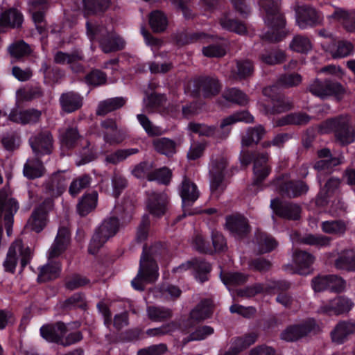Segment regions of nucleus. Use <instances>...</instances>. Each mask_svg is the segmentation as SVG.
Returning <instances> with one entry per match:
<instances>
[{"label":"nucleus","mask_w":355,"mask_h":355,"mask_svg":"<svg viewBox=\"0 0 355 355\" xmlns=\"http://www.w3.org/2000/svg\"><path fill=\"white\" fill-rule=\"evenodd\" d=\"M277 184L279 186V192L288 197L300 196L308 190V187L302 182H288L283 184L282 180H278Z\"/></svg>","instance_id":"nucleus-26"},{"label":"nucleus","mask_w":355,"mask_h":355,"mask_svg":"<svg viewBox=\"0 0 355 355\" xmlns=\"http://www.w3.org/2000/svg\"><path fill=\"white\" fill-rule=\"evenodd\" d=\"M60 307L64 309H87V304L85 296L81 293H75L61 303Z\"/></svg>","instance_id":"nucleus-38"},{"label":"nucleus","mask_w":355,"mask_h":355,"mask_svg":"<svg viewBox=\"0 0 355 355\" xmlns=\"http://www.w3.org/2000/svg\"><path fill=\"white\" fill-rule=\"evenodd\" d=\"M149 23L155 32H162L166 28L168 21L163 12L156 10L150 13Z\"/></svg>","instance_id":"nucleus-45"},{"label":"nucleus","mask_w":355,"mask_h":355,"mask_svg":"<svg viewBox=\"0 0 355 355\" xmlns=\"http://www.w3.org/2000/svg\"><path fill=\"white\" fill-rule=\"evenodd\" d=\"M290 48L296 52L307 53L312 48L310 40L302 35H296L292 40L290 44Z\"/></svg>","instance_id":"nucleus-48"},{"label":"nucleus","mask_w":355,"mask_h":355,"mask_svg":"<svg viewBox=\"0 0 355 355\" xmlns=\"http://www.w3.org/2000/svg\"><path fill=\"white\" fill-rule=\"evenodd\" d=\"M285 57L284 51L273 50L262 53L260 58L265 64L273 65L282 62L285 60Z\"/></svg>","instance_id":"nucleus-52"},{"label":"nucleus","mask_w":355,"mask_h":355,"mask_svg":"<svg viewBox=\"0 0 355 355\" xmlns=\"http://www.w3.org/2000/svg\"><path fill=\"white\" fill-rule=\"evenodd\" d=\"M67 331L66 324L62 322H58L55 324H45L40 329L41 337L50 343H62V334Z\"/></svg>","instance_id":"nucleus-9"},{"label":"nucleus","mask_w":355,"mask_h":355,"mask_svg":"<svg viewBox=\"0 0 355 355\" xmlns=\"http://www.w3.org/2000/svg\"><path fill=\"white\" fill-rule=\"evenodd\" d=\"M220 89L218 80L212 78H202L198 83V92L205 98L216 95Z\"/></svg>","instance_id":"nucleus-29"},{"label":"nucleus","mask_w":355,"mask_h":355,"mask_svg":"<svg viewBox=\"0 0 355 355\" xmlns=\"http://www.w3.org/2000/svg\"><path fill=\"white\" fill-rule=\"evenodd\" d=\"M70 241V232L67 227H60L57 236L49 252L48 263L40 268L38 281L46 282L57 278L60 272V266L58 262L52 259L62 254Z\"/></svg>","instance_id":"nucleus-1"},{"label":"nucleus","mask_w":355,"mask_h":355,"mask_svg":"<svg viewBox=\"0 0 355 355\" xmlns=\"http://www.w3.org/2000/svg\"><path fill=\"white\" fill-rule=\"evenodd\" d=\"M220 25L223 28L239 35H244L247 33L246 27L243 24L227 19V17L220 19Z\"/></svg>","instance_id":"nucleus-56"},{"label":"nucleus","mask_w":355,"mask_h":355,"mask_svg":"<svg viewBox=\"0 0 355 355\" xmlns=\"http://www.w3.org/2000/svg\"><path fill=\"white\" fill-rule=\"evenodd\" d=\"M158 266L151 255L147 254L146 249L140 259L139 269L132 281V286L142 291L146 284L155 282L159 277Z\"/></svg>","instance_id":"nucleus-3"},{"label":"nucleus","mask_w":355,"mask_h":355,"mask_svg":"<svg viewBox=\"0 0 355 355\" xmlns=\"http://www.w3.org/2000/svg\"><path fill=\"white\" fill-rule=\"evenodd\" d=\"M10 55L16 58H19L28 55L31 50L30 47L24 42H18L9 46Z\"/></svg>","instance_id":"nucleus-61"},{"label":"nucleus","mask_w":355,"mask_h":355,"mask_svg":"<svg viewBox=\"0 0 355 355\" xmlns=\"http://www.w3.org/2000/svg\"><path fill=\"white\" fill-rule=\"evenodd\" d=\"M189 130L193 132L198 134L200 136H211L215 132V128L208 126L205 124L190 123L188 126Z\"/></svg>","instance_id":"nucleus-63"},{"label":"nucleus","mask_w":355,"mask_h":355,"mask_svg":"<svg viewBox=\"0 0 355 355\" xmlns=\"http://www.w3.org/2000/svg\"><path fill=\"white\" fill-rule=\"evenodd\" d=\"M31 259L29 248L24 247L21 240H16L10 247L7 257L3 262L6 271L13 273L17 261H19L21 269L23 270Z\"/></svg>","instance_id":"nucleus-6"},{"label":"nucleus","mask_w":355,"mask_h":355,"mask_svg":"<svg viewBox=\"0 0 355 355\" xmlns=\"http://www.w3.org/2000/svg\"><path fill=\"white\" fill-rule=\"evenodd\" d=\"M30 144L36 155H44L51 152L53 139L51 133L48 131L40 133L30 139Z\"/></svg>","instance_id":"nucleus-14"},{"label":"nucleus","mask_w":355,"mask_h":355,"mask_svg":"<svg viewBox=\"0 0 355 355\" xmlns=\"http://www.w3.org/2000/svg\"><path fill=\"white\" fill-rule=\"evenodd\" d=\"M296 21L300 28H306L309 26H313L320 21V17L315 9L301 6L296 10Z\"/></svg>","instance_id":"nucleus-18"},{"label":"nucleus","mask_w":355,"mask_h":355,"mask_svg":"<svg viewBox=\"0 0 355 355\" xmlns=\"http://www.w3.org/2000/svg\"><path fill=\"white\" fill-rule=\"evenodd\" d=\"M191 268L194 271V276L196 279L200 282H204L208 279V274L211 270V266L205 261H188L174 268L173 271L175 273H182Z\"/></svg>","instance_id":"nucleus-12"},{"label":"nucleus","mask_w":355,"mask_h":355,"mask_svg":"<svg viewBox=\"0 0 355 355\" xmlns=\"http://www.w3.org/2000/svg\"><path fill=\"white\" fill-rule=\"evenodd\" d=\"M213 312H189L182 315L177 322L178 328L185 334H191L204 320L210 317Z\"/></svg>","instance_id":"nucleus-10"},{"label":"nucleus","mask_w":355,"mask_h":355,"mask_svg":"<svg viewBox=\"0 0 355 355\" xmlns=\"http://www.w3.org/2000/svg\"><path fill=\"white\" fill-rule=\"evenodd\" d=\"M87 34L91 41L99 42L103 52L110 53L123 48L125 42L120 37L109 33L103 26H92L87 23Z\"/></svg>","instance_id":"nucleus-4"},{"label":"nucleus","mask_w":355,"mask_h":355,"mask_svg":"<svg viewBox=\"0 0 355 355\" xmlns=\"http://www.w3.org/2000/svg\"><path fill=\"white\" fill-rule=\"evenodd\" d=\"M98 194L96 191L85 195L78 205V210L80 215L85 216L92 211L97 205Z\"/></svg>","instance_id":"nucleus-36"},{"label":"nucleus","mask_w":355,"mask_h":355,"mask_svg":"<svg viewBox=\"0 0 355 355\" xmlns=\"http://www.w3.org/2000/svg\"><path fill=\"white\" fill-rule=\"evenodd\" d=\"M313 320H307L302 324H293L288 327L281 334V338L287 342H294L311 332L315 327Z\"/></svg>","instance_id":"nucleus-8"},{"label":"nucleus","mask_w":355,"mask_h":355,"mask_svg":"<svg viewBox=\"0 0 355 355\" xmlns=\"http://www.w3.org/2000/svg\"><path fill=\"white\" fill-rule=\"evenodd\" d=\"M336 138L343 144H348L354 141L355 130L343 120L340 128L336 130Z\"/></svg>","instance_id":"nucleus-39"},{"label":"nucleus","mask_w":355,"mask_h":355,"mask_svg":"<svg viewBox=\"0 0 355 355\" xmlns=\"http://www.w3.org/2000/svg\"><path fill=\"white\" fill-rule=\"evenodd\" d=\"M265 134V130L261 125L249 128L246 135L242 138V146H250L252 144L258 143Z\"/></svg>","instance_id":"nucleus-43"},{"label":"nucleus","mask_w":355,"mask_h":355,"mask_svg":"<svg viewBox=\"0 0 355 355\" xmlns=\"http://www.w3.org/2000/svg\"><path fill=\"white\" fill-rule=\"evenodd\" d=\"M119 227V220L116 218H110L105 220L99 226L95 234H100L103 238L104 241H107L110 238L116 234Z\"/></svg>","instance_id":"nucleus-32"},{"label":"nucleus","mask_w":355,"mask_h":355,"mask_svg":"<svg viewBox=\"0 0 355 355\" xmlns=\"http://www.w3.org/2000/svg\"><path fill=\"white\" fill-rule=\"evenodd\" d=\"M302 241L307 245L322 248L329 245L330 239L322 235L315 236L313 234H308L302 239Z\"/></svg>","instance_id":"nucleus-59"},{"label":"nucleus","mask_w":355,"mask_h":355,"mask_svg":"<svg viewBox=\"0 0 355 355\" xmlns=\"http://www.w3.org/2000/svg\"><path fill=\"white\" fill-rule=\"evenodd\" d=\"M62 109L67 112H72L79 109L83 104L81 96L74 92L63 94L60 97Z\"/></svg>","instance_id":"nucleus-30"},{"label":"nucleus","mask_w":355,"mask_h":355,"mask_svg":"<svg viewBox=\"0 0 355 355\" xmlns=\"http://www.w3.org/2000/svg\"><path fill=\"white\" fill-rule=\"evenodd\" d=\"M221 279L227 287L231 286H237L243 284L247 276L239 272H229L220 275Z\"/></svg>","instance_id":"nucleus-53"},{"label":"nucleus","mask_w":355,"mask_h":355,"mask_svg":"<svg viewBox=\"0 0 355 355\" xmlns=\"http://www.w3.org/2000/svg\"><path fill=\"white\" fill-rule=\"evenodd\" d=\"M83 56L79 53L68 54L62 52H58L54 57L55 62L58 64H69L73 71L79 72L82 67L76 65V62L82 59Z\"/></svg>","instance_id":"nucleus-35"},{"label":"nucleus","mask_w":355,"mask_h":355,"mask_svg":"<svg viewBox=\"0 0 355 355\" xmlns=\"http://www.w3.org/2000/svg\"><path fill=\"white\" fill-rule=\"evenodd\" d=\"M310 92L315 96L324 98L331 95H339L344 91L342 85L336 82L315 80L310 85Z\"/></svg>","instance_id":"nucleus-11"},{"label":"nucleus","mask_w":355,"mask_h":355,"mask_svg":"<svg viewBox=\"0 0 355 355\" xmlns=\"http://www.w3.org/2000/svg\"><path fill=\"white\" fill-rule=\"evenodd\" d=\"M259 4L265 12V23L270 28V31L266 33L263 39L272 42L282 40L286 37V32L284 30L285 21L279 12L278 4L272 0H260Z\"/></svg>","instance_id":"nucleus-2"},{"label":"nucleus","mask_w":355,"mask_h":355,"mask_svg":"<svg viewBox=\"0 0 355 355\" xmlns=\"http://www.w3.org/2000/svg\"><path fill=\"white\" fill-rule=\"evenodd\" d=\"M259 245V250L261 253L270 252L277 245L275 240L263 232H259L256 237Z\"/></svg>","instance_id":"nucleus-47"},{"label":"nucleus","mask_w":355,"mask_h":355,"mask_svg":"<svg viewBox=\"0 0 355 355\" xmlns=\"http://www.w3.org/2000/svg\"><path fill=\"white\" fill-rule=\"evenodd\" d=\"M354 50V45L345 40L334 42L329 46V51L334 58L347 57L353 53Z\"/></svg>","instance_id":"nucleus-28"},{"label":"nucleus","mask_w":355,"mask_h":355,"mask_svg":"<svg viewBox=\"0 0 355 355\" xmlns=\"http://www.w3.org/2000/svg\"><path fill=\"white\" fill-rule=\"evenodd\" d=\"M268 155H258L254 160V182L258 184L265 179L270 173V168L267 165Z\"/></svg>","instance_id":"nucleus-24"},{"label":"nucleus","mask_w":355,"mask_h":355,"mask_svg":"<svg viewBox=\"0 0 355 355\" xmlns=\"http://www.w3.org/2000/svg\"><path fill=\"white\" fill-rule=\"evenodd\" d=\"M314 257L304 251H297L293 254V263L295 272L300 275H308L311 272V266L313 263Z\"/></svg>","instance_id":"nucleus-21"},{"label":"nucleus","mask_w":355,"mask_h":355,"mask_svg":"<svg viewBox=\"0 0 355 355\" xmlns=\"http://www.w3.org/2000/svg\"><path fill=\"white\" fill-rule=\"evenodd\" d=\"M322 230L329 234H343L346 231V224L341 220H330L322 222Z\"/></svg>","instance_id":"nucleus-49"},{"label":"nucleus","mask_w":355,"mask_h":355,"mask_svg":"<svg viewBox=\"0 0 355 355\" xmlns=\"http://www.w3.org/2000/svg\"><path fill=\"white\" fill-rule=\"evenodd\" d=\"M44 172V167L37 158L28 159L24 166V175L29 179L40 178Z\"/></svg>","instance_id":"nucleus-31"},{"label":"nucleus","mask_w":355,"mask_h":355,"mask_svg":"<svg viewBox=\"0 0 355 355\" xmlns=\"http://www.w3.org/2000/svg\"><path fill=\"white\" fill-rule=\"evenodd\" d=\"M214 329L210 326H197L196 329L189 334L188 336L189 340H202L205 339L208 336L214 334Z\"/></svg>","instance_id":"nucleus-57"},{"label":"nucleus","mask_w":355,"mask_h":355,"mask_svg":"<svg viewBox=\"0 0 355 355\" xmlns=\"http://www.w3.org/2000/svg\"><path fill=\"white\" fill-rule=\"evenodd\" d=\"M60 138L62 147L70 148L78 144L87 146L89 143L81 138L76 128H67L60 131Z\"/></svg>","instance_id":"nucleus-20"},{"label":"nucleus","mask_w":355,"mask_h":355,"mask_svg":"<svg viewBox=\"0 0 355 355\" xmlns=\"http://www.w3.org/2000/svg\"><path fill=\"white\" fill-rule=\"evenodd\" d=\"M139 152L137 148L122 149L107 156L105 160L107 162L112 164H117L131 155L136 154Z\"/></svg>","instance_id":"nucleus-55"},{"label":"nucleus","mask_w":355,"mask_h":355,"mask_svg":"<svg viewBox=\"0 0 355 355\" xmlns=\"http://www.w3.org/2000/svg\"><path fill=\"white\" fill-rule=\"evenodd\" d=\"M40 116L41 112L37 110L21 111L14 109L9 114V119L15 123L26 124L37 122Z\"/></svg>","instance_id":"nucleus-23"},{"label":"nucleus","mask_w":355,"mask_h":355,"mask_svg":"<svg viewBox=\"0 0 355 355\" xmlns=\"http://www.w3.org/2000/svg\"><path fill=\"white\" fill-rule=\"evenodd\" d=\"M180 195L184 207L193 204L198 198L199 191L194 183L184 178L180 188Z\"/></svg>","instance_id":"nucleus-22"},{"label":"nucleus","mask_w":355,"mask_h":355,"mask_svg":"<svg viewBox=\"0 0 355 355\" xmlns=\"http://www.w3.org/2000/svg\"><path fill=\"white\" fill-rule=\"evenodd\" d=\"M226 227L236 239H240L249 232L247 220L242 216H230L227 218Z\"/></svg>","instance_id":"nucleus-19"},{"label":"nucleus","mask_w":355,"mask_h":355,"mask_svg":"<svg viewBox=\"0 0 355 355\" xmlns=\"http://www.w3.org/2000/svg\"><path fill=\"white\" fill-rule=\"evenodd\" d=\"M310 118L309 116L303 113H295L287 115L286 117L283 118L279 123V125H284L286 124H295V125H302L309 122Z\"/></svg>","instance_id":"nucleus-58"},{"label":"nucleus","mask_w":355,"mask_h":355,"mask_svg":"<svg viewBox=\"0 0 355 355\" xmlns=\"http://www.w3.org/2000/svg\"><path fill=\"white\" fill-rule=\"evenodd\" d=\"M339 269L348 270H355V254L352 250H345L341 252L335 263Z\"/></svg>","instance_id":"nucleus-40"},{"label":"nucleus","mask_w":355,"mask_h":355,"mask_svg":"<svg viewBox=\"0 0 355 355\" xmlns=\"http://www.w3.org/2000/svg\"><path fill=\"white\" fill-rule=\"evenodd\" d=\"M167 202L168 197L166 193L151 191L148 193L147 207L151 214L160 216L166 210Z\"/></svg>","instance_id":"nucleus-16"},{"label":"nucleus","mask_w":355,"mask_h":355,"mask_svg":"<svg viewBox=\"0 0 355 355\" xmlns=\"http://www.w3.org/2000/svg\"><path fill=\"white\" fill-rule=\"evenodd\" d=\"M52 207L53 202L51 199L44 200L36 207L28 220L26 227L37 233L42 231L48 223V213Z\"/></svg>","instance_id":"nucleus-7"},{"label":"nucleus","mask_w":355,"mask_h":355,"mask_svg":"<svg viewBox=\"0 0 355 355\" xmlns=\"http://www.w3.org/2000/svg\"><path fill=\"white\" fill-rule=\"evenodd\" d=\"M104 129V140L110 144H118L124 139L123 134L117 130L115 122L112 119H107L102 122Z\"/></svg>","instance_id":"nucleus-27"},{"label":"nucleus","mask_w":355,"mask_h":355,"mask_svg":"<svg viewBox=\"0 0 355 355\" xmlns=\"http://www.w3.org/2000/svg\"><path fill=\"white\" fill-rule=\"evenodd\" d=\"M253 66L249 60H241L236 62V68L232 71V77L234 79H244L253 73Z\"/></svg>","instance_id":"nucleus-42"},{"label":"nucleus","mask_w":355,"mask_h":355,"mask_svg":"<svg viewBox=\"0 0 355 355\" xmlns=\"http://www.w3.org/2000/svg\"><path fill=\"white\" fill-rule=\"evenodd\" d=\"M239 121L251 123L253 121V116L247 111L236 112L224 119L220 123V128L224 129Z\"/></svg>","instance_id":"nucleus-46"},{"label":"nucleus","mask_w":355,"mask_h":355,"mask_svg":"<svg viewBox=\"0 0 355 355\" xmlns=\"http://www.w3.org/2000/svg\"><path fill=\"white\" fill-rule=\"evenodd\" d=\"M155 149L159 153L169 156L175 153V143L167 138H159L153 141Z\"/></svg>","instance_id":"nucleus-44"},{"label":"nucleus","mask_w":355,"mask_h":355,"mask_svg":"<svg viewBox=\"0 0 355 355\" xmlns=\"http://www.w3.org/2000/svg\"><path fill=\"white\" fill-rule=\"evenodd\" d=\"M23 16L16 9H10L0 15V27H17L21 24Z\"/></svg>","instance_id":"nucleus-33"},{"label":"nucleus","mask_w":355,"mask_h":355,"mask_svg":"<svg viewBox=\"0 0 355 355\" xmlns=\"http://www.w3.org/2000/svg\"><path fill=\"white\" fill-rule=\"evenodd\" d=\"M137 119L148 135L155 136L162 134V129L157 126L153 125L145 115L138 114Z\"/></svg>","instance_id":"nucleus-60"},{"label":"nucleus","mask_w":355,"mask_h":355,"mask_svg":"<svg viewBox=\"0 0 355 355\" xmlns=\"http://www.w3.org/2000/svg\"><path fill=\"white\" fill-rule=\"evenodd\" d=\"M270 207L276 215L282 218L296 220L300 217V207L297 205L283 203L279 199H273Z\"/></svg>","instance_id":"nucleus-15"},{"label":"nucleus","mask_w":355,"mask_h":355,"mask_svg":"<svg viewBox=\"0 0 355 355\" xmlns=\"http://www.w3.org/2000/svg\"><path fill=\"white\" fill-rule=\"evenodd\" d=\"M354 306V302L347 297L338 296L331 300L325 311H350Z\"/></svg>","instance_id":"nucleus-41"},{"label":"nucleus","mask_w":355,"mask_h":355,"mask_svg":"<svg viewBox=\"0 0 355 355\" xmlns=\"http://www.w3.org/2000/svg\"><path fill=\"white\" fill-rule=\"evenodd\" d=\"M46 9V0L34 1L29 3V12L40 34L43 33L45 29L44 12Z\"/></svg>","instance_id":"nucleus-17"},{"label":"nucleus","mask_w":355,"mask_h":355,"mask_svg":"<svg viewBox=\"0 0 355 355\" xmlns=\"http://www.w3.org/2000/svg\"><path fill=\"white\" fill-rule=\"evenodd\" d=\"M224 98L231 102L244 105L248 103L247 96L240 90L232 88L226 90L224 93Z\"/></svg>","instance_id":"nucleus-54"},{"label":"nucleus","mask_w":355,"mask_h":355,"mask_svg":"<svg viewBox=\"0 0 355 355\" xmlns=\"http://www.w3.org/2000/svg\"><path fill=\"white\" fill-rule=\"evenodd\" d=\"M318 155L320 160L315 164L314 168L318 171L330 169L343 162L341 157H331L329 150L326 148L319 150Z\"/></svg>","instance_id":"nucleus-25"},{"label":"nucleus","mask_w":355,"mask_h":355,"mask_svg":"<svg viewBox=\"0 0 355 355\" xmlns=\"http://www.w3.org/2000/svg\"><path fill=\"white\" fill-rule=\"evenodd\" d=\"M167 351L165 344L153 345L138 350L137 355H162Z\"/></svg>","instance_id":"nucleus-64"},{"label":"nucleus","mask_w":355,"mask_h":355,"mask_svg":"<svg viewBox=\"0 0 355 355\" xmlns=\"http://www.w3.org/2000/svg\"><path fill=\"white\" fill-rule=\"evenodd\" d=\"M171 177V171L167 168H162L154 173L148 175V180L149 181L156 180L162 184H168L170 182Z\"/></svg>","instance_id":"nucleus-62"},{"label":"nucleus","mask_w":355,"mask_h":355,"mask_svg":"<svg viewBox=\"0 0 355 355\" xmlns=\"http://www.w3.org/2000/svg\"><path fill=\"white\" fill-rule=\"evenodd\" d=\"M354 334H355V322L341 320L331 331V338L334 343L340 345L346 342Z\"/></svg>","instance_id":"nucleus-13"},{"label":"nucleus","mask_w":355,"mask_h":355,"mask_svg":"<svg viewBox=\"0 0 355 355\" xmlns=\"http://www.w3.org/2000/svg\"><path fill=\"white\" fill-rule=\"evenodd\" d=\"M126 100L122 97L109 98L101 101L98 106L96 114L98 115H105L107 113L119 109L123 106Z\"/></svg>","instance_id":"nucleus-34"},{"label":"nucleus","mask_w":355,"mask_h":355,"mask_svg":"<svg viewBox=\"0 0 355 355\" xmlns=\"http://www.w3.org/2000/svg\"><path fill=\"white\" fill-rule=\"evenodd\" d=\"M85 11L89 15L98 11H103L108 8L110 0H83Z\"/></svg>","instance_id":"nucleus-51"},{"label":"nucleus","mask_w":355,"mask_h":355,"mask_svg":"<svg viewBox=\"0 0 355 355\" xmlns=\"http://www.w3.org/2000/svg\"><path fill=\"white\" fill-rule=\"evenodd\" d=\"M340 184V180L339 178H331L329 179L324 187L321 189L316 203L319 205H322V202L326 200V198L334 194L338 189Z\"/></svg>","instance_id":"nucleus-37"},{"label":"nucleus","mask_w":355,"mask_h":355,"mask_svg":"<svg viewBox=\"0 0 355 355\" xmlns=\"http://www.w3.org/2000/svg\"><path fill=\"white\" fill-rule=\"evenodd\" d=\"M257 339V335L254 333L246 334L243 336H239L233 338L232 344L236 347L240 352L248 348L250 345H253Z\"/></svg>","instance_id":"nucleus-50"},{"label":"nucleus","mask_w":355,"mask_h":355,"mask_svg":"<svg viewBox=\"0 0 355 355\" xmlns=\"http://www.w3.org/2000/svg\"><path fill=\"white\" fill-rule=\"evenodd\" d=\"M228 165L227 159L223 155L211 157L209 164L210 189L212 196L218 197L225 189L224 177Z\"/></svg>","instance_id":"nucleus-5"}]
</instances>
